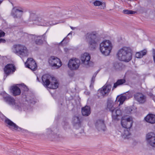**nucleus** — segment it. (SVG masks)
I'll return each instance as SVG.
<instances>
[{"instance_id":"nucleus-1","label":"nucleus","mask_w":155,"mask_h":155,"mask_svg":"<svg viewBox=\"0 0 155 155\" xmlns=\"http://www.w3.org/2000/svg\"><path fill=\"white\" fill-rule=\"evenodd\" d=\"M132 53L130 48L124 47L118 50L117 54L118 59L121 61L128 62L132 58Z\"/></svg>"},{"instance_id":"nucleus-2","label":"nucleus","mask_w":155,"mask_h":155,"mask_svg":"<svg viewBox=\"0 0 155 155\" xmlns=\"http://www.w3.org/2000/svg\"><path fill=\"white\" fill-rule=\"evenodd\" d=\"M42 84L45 86L48 87V86L50 85L49 88L52 89H56L58 87V83L56 78L52 77L49 75H44L42 77Z\"/></svg>"},{"instance_id":"nucleus-3","label":"nucleus","mask_w":155,"mask_h":155,"mask_svg":"<svg viewBox=\"0 0 155 155\" xmlns=\"http://www.w3.org/2000/svg\"><path fill=\"white\" fill-rule=\"evenodd\" d=\"M86 38L88 43L89 48L91 50L95 49L97 46V39L95 32L87 33Z\"/></svg>"},{"instance_id":"nucleus-4","label":"nucleus","mask_w":155,"mask_h":155,"mask_svg":"<svg viewBox=\"0 0 155 155\" xmlns=\"http://www.w3.org/2000/svg\"><path fill=\"white\" fill-rule=\"evenodd\" d=\"M112 48V44L109 40L104 41L100 45L101 52L105 56H108L110 54Z\"/></svg>"},{"instance_id":"nucleus-5","label":"nucleus","mask_w":155,"mask_h":155,"mask_svg":"<svg viewBox=\"0 0 155 155\" xmlns=\"http://www.w3.org/2000/svg\"><path fill=\"white\" fill-rule=\"evenodd\" d=\"M27 11L26 9L21 7H14L12 9L11 15L14 18L21 19L23 13Z\"/></svg>"},{"instance_id":"nucleus-6","label":"nucleus","mask_w":155,"mask_h":155,"mask_svg":"<svg viewBox=\"0 0 155 155\" xmlns=\"http://www.w3.org/2000/svg\"><path fill=\"white\" fill-rule=\"evenodd\" d=\"M16 53L18 55L26 56L28 55V50L25 46L20 44L15 45L13 46Z\"/></svg>"},{"instance_id":"nucleus-7","label":"nucleus","mask_w":155,"mask_h":155,"mask_svg":"<svg viewBox=\"0 0 155 155\" xmlns=\"http://www.w3.org/2000/svg\"><path fill=\"white\" fill-rule=\"evenodd\" d=\"M91 56L89 54L85 53L81 55L80 59L81 64L84 67H87L90 66Z\"/></svg>"},{"instance_id":"nucleus-8","label":"nucleus","mask_w":155,"mask_h":155,"mask_svg":"<svg viewBox=\"0 0 155 155\" xmlns=\"http://www.w3.org/2000/svg\"><path fill=\"white\" fill-rule=\"evenodd\" d=\"M48 62L51 66L56 67L57 68L62 65V63L60 59L54 56H51L49 58Z\"/></svg>"},{"instance_id":"nucleus-9","label":"nucleus","mask_w":155,"mask_h":155,"mask_svg":"<svg viewBox=\"0 0 155 155\" xmlns=\"http://www.w3.org/2000/svg\"><path fill=\"white\" fill-rule=\"evenodd\" d=\"M3 97L4 101L8 104L13 106H15V107H16V106L19 107V104L18 105V103H17L16 105L14 98L10 95L6 93H4L3 94Z\"/></svg>"},{"instance_id":"nucleus-10","label":"nucleus","mask_w":155,"mask_h":155,"mask_svg":"<svg viewBox=\"0 0 155 155\" xmlns=\"http://www.w3.org/2000/svg\"><path fill=\"white\" fill-rule=\"evenodd\" d=\"M4 70L6 74L4 77L6 78L7 76L13 74L16 70V68L13 64H9L5 66Z\"/></svg>"},{"instance_id":"nucleus-11","label":"nucleus","mask_w":155,"mask_h":155,"mask_svg":"<svg viewBox=\"0 0 155 155\" xmlns=\"http://www.w3.org/2000/svg\"><path fill=\"white\" fill-rule=\"evenodd\" d=\"M80 64L79 59L76 58L75 59H70L68 63L69 68L72 70H75L79 68Z\"/></svg>"},{"instance_id":"nucleus-12","label":"nucleus","mask_w":155,"mask_h":155,"mask_svg":"<svg viewBox=\"0 0 155 155\" xmlns=\"http://www.w3.org/2000/svg\"><path fill=\"white\" fill-rule=\"evenodd\" d=\"M26 67L30 68L32 71L35 70L37 68L36 63L31 58H28L27 61L25 63Z\"/></svg>"},{"instance_id":"nucleus-13","label":"nucleus","mask_w":155,"mask_h":155,"mask_svg":"<svg viewBox=\"0 0 155 155\" xmlns=\"http://www.w3.org/2000/svg\"><path fill=\"white\" fill-rule=\"evenodd\" d=\"M146 139L148 143L153 147L155 145V134L152 132L148 133L146 136Z\"/></svg>"},{"instance_id":"nucleus-14","label":"nucleus","mask_w":155,"mask_h":155,"mask_svg":"<svg viewBox=\"0 0 155 155\" xmlns=\"http://www.w3.org/2000/svg\"><path fill=\"white\" fill-rule=\"evenodd\" d=\"M133 122L132 118L129 117L126 120H122L121 124L123 127L125 129H130L132 126Z\"/></svg>"},{"instance_id":"nucleus-15","label":"nucleus","mask_w":155,"mask_h":155,"mask_svg":"<svg viewBox=\"0 0 155 155\" xmlns=\"http://www.w3.org/2000/svg\"><path fill=\"white\" fill-rule=\"evenodd\" d=\"M134 96L135 100L140 104L144 103L146 100V96L140 93H137L135 94Z\"/></svg>"},{"instance_id":"nucleus-16","label":"nucleus","mask_w":155,"mask_h":155,"mask_svg":"<svg viewBox=\"0 0 155 155\" xmlns=\"http://www.w3.org/2000/svg\"><path fill=\"white\" fill-rule=\"evenodd\" d=\"M73 123L75 129H79L81 128L82 130L80 133L84 134V130L81 128V121L78 117L74 116V117Z\"/></svg>"},{"instance_id":"nucleus-17","label":"nucleus","mask_w":155,"mask_h":155,"mask_svg":"<svg viewBox=\"0 0 155 155\" xmlns=\"http://www.w3.org/2000/svg\"><path fill=\"white\" fill-rule=\"evenodd\" d=\"M96 128L99 131H104L106 129V126L104 121L102 120H97L95 124Z\"/></svg>"},{"instance_id":"nucleus-18","label":"nucleus","mask_w":155,"mask_h":155,"mask_svg":"<svg viewBox=\"0 0 155 155\" xmlns=\"http://www.w3.org/2000/svg\"><path fill=\"white\" fill-rule=\"evenodd\" d=\"M111 88V86L110 84L105 85L101 89H99L98 91L103 96L107 94L110 92Z\"/></svg>"},{"instance_id":"nucleus-19","label":"nucleus","mask_w":155,"mask_h":155,"mask_svg":"<svg viewBox=\"0 0 155 155\" xmlns=\"http://www.w3.org/2000/svg\"><path fill=\"white\" fill-rule=\"evenodd\" d=\"M43 35H30V38L32 40L35 41V43L37 45H40L43 43L42 38Z\"/></svg>"},{"instance_id":"nucleus-20","label":"nucleus","mask_w":155,"mask_h":155,"mask_svg":"<svg viewBox=\"0 0 155 155\" xmlns=\"http://www.w3.org/2000/svg\"><path fill=\"white\" fill-rule=\"evenodd\" d=\"M144 120L148 123L151 124H154L155 123V115L149 114L145 117Z\"/></svg>"},{"instance_id":"nucleus-21","label":"nucleus","mask_w":155,"mask_h":155,"mask_svg":"<svg viewBox=\"0 0 155 155\" xmlns=\"http://www.w3.org/2000/svg\"><path fill=\"white\" fill-rule=\"evenodd\" d=\"M11 91L14 96L20 95L21 92L20 89L16 86L12 87Z\"/></svg>"},{"instance_id":"nucleus-22","label":"nucleus","mask_w":155,"mask_h":155,"mask_svg":"<svg viewBox=\"0 0 155 155\" xmlns=\"http://www.w3.org/2000/svg\"><path fill=\"white\" fill-rule=\"evenodd\" d=\"M5 122L9 125L13 127V128L15 130L18 131H20L21 130V128L20 127H19L15 123L8 119H6Z\"/></svg>"},{"instance_id":"nucleus-23","label":"nucleus","mask_w":155,"mask_h":155,"mask_svg":"<svg viewBox=\"0 0 155 155\" xmlns=\"http://www.w3.org/2000/svg\"><path fill=\"white\" fill-rule=\"evenodd\" d=\"M81 112L83 116H88L91 113L90 107L88 106H86L82 108Z\"/></svg>"},{"instance_id":"nucleus-24","label":"nucleus","mask_w":155,"mask_h":155,"mask_svg":"<svg viewBox=\"0 0 155 155\" xmlns=\"http://www.w3.org/2000/svg\"><path fill=\"white\" fill-rule=\"evenodd\" d=\"M111 113L112 117L114 119H116L117 117L121 114V111L117 108H115Z\"/></svg>"},{"instance_id":"nucleus-25","label":"nucleus","mask_w":155,"mask_h":155,"mask_svg":"<svg viewBox=\"0 0 155 155\" xmlns=\"http://www.w3.org/2000/svg\"><path fill=\"white\" fill-rule=\"evenodd\" d=\"M125 82V80L124 79L117 80V82L114 84L113 89L116 88L117 86L122 85Z\"/></svg>"},{"instance_id":"nucleus-26","label":"nucleus","mask_w":155,"mask_h":155,"mask_svg":"<svg viewBox=\"0 0 155 155\" xmlns=\"http://www.w3.org/2000/svg\"><path fill=\"white\" fill-rule=\"evenodd\" d=\"M147 52L146 50H143L139 52H137L136 54V57L137 58H142L143 56L145 55Z\"/></svg>"},{"instance_id":"nucleus-27","label":"nucleus","mask_w":155,"mask_h":155,"mask_svg":"<svg viewBox=\"0 0 155 155\" xmlns=\"http://www.w3.org/2000/svg\"><path fill=\"white\" fill-rule=\"evenodd\" d=\"M107 108L109 109L111 112L114 110L115 108L114 107V102L113 101H108Z\"/></svg>"},{"instance_id":"nucleus-28","label":"nucleus","mask_w":155,"mask_h":155,"mask_svg":"<svg viewBox=\"0 0 155 155\" xmlns=\"http://www.w3.org/2000/svg\"><path fill=\"white\" fill-rule=\"evenodd\" d=\"M37 15L34 13H31L30 14L28 21V22L36 21V20H37Z\"/></svg>"},{"instance_id":"nucleus-29","label":"nucleus","mask_w":155,"mask_h":155,"mask_svg":"<svg viewBox=\"0 0 155 155\" xmlns=\"http://www.w3.org/2000/svg\"><path fill=\"white\" fill-rule=\"evenodd\" d=\"M58 131V129L57 128H53L52 130L50 129H48L47 131V134H52V132H53V134L55 135L57 134Z\"/></svg>"},{"instance_id":"nucleus-30","label":"nucleus","mask_w":155,"mask_h":155,"mask_svg":"<svg viewBox=\"0 0 155 155\" xmlns=\"http://www.w3.org/2000/svg\"><path fill=\"white\" fill-rule=\"evenodd\" d=\"M126 98L127 97L123 95L121 96L118 100V101L120 102V104H122Z\"/></svg>"},{"instance_id":"nucleus-31","label":"nucleus","mask_w":155,"mask_h":155,"mask_svg":"<svg viewBox=\"0 0 155 155\" xmlns=\"http://www.w3.org/2000/svg\"><path fill=\"white\" fill-rule=\"evenodd\" d=\"M123 12L124 14L128 15L133 14L136 13L135 12L128 10H124Z\"/></svg>"},{"instance_id":"nucleus-32","label":"nucleus","mask_w":155,"mask_h":155,"mask_svg":"<svg viewBox=\"0 0 155 155\" xmlns=\"http://www.w3.org/2000/svg\"><path fill=\"white\" fill-rule=\"evenodd\" d=\"M128 129H125L124 130V133H123V135L127 137L130 134V133L129 131V130H128Z\"/></svg>"},{"instance_id":"nucleus-33","label":"nucleus","mask_w":155,"mask_h":155,"mask_svg":"<svg viewBox=\"0 0 155 155\" xmlns=\"http://www.w3.org/2000/svg\"><path fill=\"white\" fill-rule=\"evenodd\" d=\"M44 21L42 16L37 15V20H36V21H37L39 23H43L44 22Z\"/></svg>"},{"instance_id":"nucleus-34","label":"nucleus","mask_w":155,"mask_h":155,"mask_svg":"<svg viewBox=\"0 0 155 155\" xmlns=\"http://www.w3.org/2000/svg\"><path fill=\"white\" fill-rule=\"evenodd\" d=\"M93 4L95 6H99L103 5V3L102 2L97 0L94 2Z\"/></svg>"},{"instance_id":"nucleus-35","label":"nucleus","mask_w":155,"mask_h":155,"mask_svg":"<svg viewBox=\"0 0 155 155\" xmlns=\"http://www.w3.org/2000/svg\"><path fill=\"white\" fill-rule=\"evenodd\" d=\"M21 87L22 89H23V90L24 91H28V89L27 87L26 86V85H25L24 84H21Z\"/></svg>"},{"instance_id":"nucleus-36","label":"nucleus","mask_w":155,"mask_h":155,"mask_svg":"<svg viewBox=\"0 0 155 155\" xmlns=\"http://www.w3.org/2000/svg\"><path fill=\"white\" fill-rule=\"evenodd\" d=\"M97 73H95L93 76L91 80V84H93L95 81V78L96 76Z\"/></svg>"},{"instance_id":"nucleus-37","label":"nucleus","mask_w":155,"mask_h":155,"mask_svg":"<svg viewBox=\"0 0 155 155\" xmlns=\"http://www.w3.org/2000/svg\"><path fill=\"white\" fill-rule=\"evenodd\" d=\"M66 38H64L60 43V44H63L64 45H66L68 42V41H66Z\"/></svg>"},{"instance_id":"nucleus-38","label":"nucleus","mask_w":155,"mask_h":155,"mask_svg":"<svg viewBox=\"0 0 155 155\" xmlns=\"http://www.w3.org/2000/svg\"><path fill=\"white\" fill-rule=\"evenodd\" d=\"M148 95L150 96V97L152 98V99L153 100V101H154L155 100H154V95H153V94L151 92H149L148 93Z\"/></svg>"},{"instance_id":"nucleus-39","label":"nucleus","mask_w":155,"mask_h":155,"mask_svg":"<svg viewBox=\"0 0 155 155\" xmlns=\"http://www.w3.org/2000/svg\"><path fill=\"white\" fill-rule=\"evenodd\" d=\"M5 35V33L4 31H0V38L4 36Z\"/></svg>"},{"instance_id":"nucleus-40","label":"nucleus","mask_w":155,"mask_h":155,"mask_svg":"<svg viewBox=\"0 0 155 155\" xmlns=\"http://www.w3.org/2000/svg\"><path fill=\"white\" fill-rule=\"evenodd\" d=\"M127 110V113H130L131 111L132 110V109H131L130 108H127L126 109Z\"/></svg>"},{"instance_id":"nucleus-41","label":"nucleus","mask_w":155,"mask_h":155,"mask_svg":"<svg viewBox=\"0 0 155 155\" xmlns=\"http://www.w3.org/2000/svg\"><path fill=\"white\" fill-rule=\"evenodd\" d=\"M153 61L154 62H155V51H154V49H153Z\"/></svg>"},{"instance_id":"nucleus-42","label":"nucleus","mask_w":155,"mask_h":155,"mask_svg":"<svg viewBox=\"0 0 155 155\" xmlns=\"http://www.w3.org/2000/svg\"><path fill=\"white\" fill-rule=\"evenodd\" d=\"M5 42L6 40L5 39L2 38H0V43H5Z\"/></svg>"},{"instance_id":"nucleus-43","label":"nucleus","mask_w":155,"mask_h":155,"mask_svg":"<svg viewBox=\"0 0 155 155\" xmlns=\"http://www.w3.org/2000/svg\"><path fill=\"white\" fill-rule=\"evenodd\" d=\"M55 16V14H53L51 15L50 17V18H53Z\"/></svg>"},{"instance_id":"nucleus-44","label":"nucleus","mask_w":155,"mask_h":155,"mask_svg":"<svg viewBox=\"0 0 155 155\" xmlns=\"http://www.w3.org/2000/svg\"><path fill=\"white\" fill-rule=\"evenodd\" d=\"M62 124L63 125H67L68 124V123L67 122H64Z\"/></svg>"},{"instance_id":"nucleus-45","label":"nucleus","mask_w":155,"mask_h":155,"mask_svg":"<svg viewBox=\"0 0 155 155\" xmlns=\"http://www.w3.org/2000/svg\"><path fill=\"white\" fill-rule=\"evenodd\" d=\"M71 28L72 29V30H74V29H75V28H74L72 27H71Z\"/></svg>"},{"instance_id":"nucleus-46","label":"nucleus","mask_w":155,"mask_h":155,"mask_svg":"<svg viewBox=\"0 0 155 155\" xmlns=\"http://www.w3.org/2000/svg\"><path fill=\"white\" fill-rule=\"evenodd\" d=\"M37 80L39 81V78L38 77H37Z\"/></svg>"},{"instance_id":"nucleus-47","label":"nucleus","mask_w":155,"mask_h":155,"mask_svg":"<svg viewBox=\"0 0 155 155\" xmlns=\"http://www.w3.org/2000/svg\"><path fill=\"white\" fill-rule=\"evenodd\" d=\"M103 5H104V7H105V4H104Z\"/></svg>"}]
</instances>
